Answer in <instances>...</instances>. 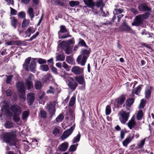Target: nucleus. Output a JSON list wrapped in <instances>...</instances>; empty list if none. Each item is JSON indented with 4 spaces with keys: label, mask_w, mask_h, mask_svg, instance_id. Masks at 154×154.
<instances>
[{
    "label": "nucleus",
    "mask_w": 154,
    "mask_h": 154,
    "mask_svg": "<svg viewBox=\"0 0 154 154\" xmlns=\"http://www.w3.org/2000/svg\"><path fill=\"white\" fill-rule=\"evenodd\" d=\"M126 99V97L125 95H122L116 99L117 101V107L119 108L122 104Z\"/></svg>",
    "instance_id": "17"
},
{
    "label": "nucleus",
    "mask_w": 154,
    "mask_h": 154,
    "mask_svg": "<svg viewBox=\"0 0 154 154\" xmlns=\"http://www.w3.org/2000/svg\"><path fill=\"white\" fill-rule=\"evenodd\" d=\"M65 59V57L63 54H59L56 57V61H63Z\"/></svg>",
    "instance_id": "34"
},
{
    "label": "nucleus",
    "mask_w": 154,
    "mask_h": 154,
    "mask_svg": "<svg viewBox=\"0 0 154 154\" xmlns=\"http://www.w3.org/2000/svg\"><path fill=\"white\" fill-rule=\"evenodd\" d=\"M118 116L120 122L122 124H124L129 119L130 116V112L122 109L119 112Z\"/></svg>",
    "instance_id": "2"
},
{
    "label": "nucleus",
    "mask_w": 154,
    "mask_h": 154,
    "mask_svg": "<svg viewBox=\"0 0 154 154\" xmlns=\"http://www.w3.org/2000/svg\"><path fill=\"white\" fill-rule=\"evenodd\" d=\"M10 109L14 114H20L22 112L20 107L17 105L12 106L10 108Z\"/></svg>",
    "instance_id": "14"
},
{
    "label": "nucleus",
    "mask_w": 154,
    "mask_h": 154,
    "mask_svg": "<svg viewBox=\"0 0 154 154\" xmlns=\"http://www.w3.org/2000/svg\"><path fill=\"white\" fill-rule=\"evenodd\" d=\"M28 14L30 17V18L31 20L34 17V13L33 11V9L32 8H29L28 11Z\"/></svg>",
    "instance_id": "31"
},
{
    "label": "nucleus",
    "mask_w": 154,
    "mask_h": 154,
    "mask_svg": "<svg viewBox=\"0 0 154 154\" xmlns=\"http://www.w3.org/2000/svg\"><path fill=\"white\" fill-rule=\"evenodd\" d=\"M28 31H29V32H30V34L31 35L32 33H33L35 32V30L34 28L32 27H29L28 29Z\"/></svg>",
    "instance_id": "62"
},
{
    "label": "nucleus",
    "mask_w": 154,
    "mask_h": 154,
    "mask_svg": "<svg viewBox=\"0 0 154 154\" xmlns=\"http://www.w3.org/2000/svg\"><path fill=\"white\" fill-rule=\"evenodd\" d=\"M149 15L150 14L148 12L139 14L136 17L135 21L139 26L143 23L144 19H147Z\"/></svg>",
    "instance_id": "7"
},
{
    "label": "nucleus",
    "mask_w": 154,
    "mask_h": 154,
    "mask_svg": "<svg viewBox=\"0 0 154 154\" xmlns=\"http://www.w3.org/2000/svg\"><path fill=\"white\" fill-rule=\"evenodd\" d=\"M123 11V10L121 8L115 9L113 11V13L115 15H118L122 13Z\"/></svg>",
    "instance_id": "47"
},
{
    "label": "nucleus",
    "mask_w": 154,
    "mask_h": 154,
    "mask_svg": "<svg viewBox=\"0 0 154 154\" xmlns=\"http://www.w3.org/2000/svg\"><path fill=\"white\" fill-rule=\"evenodd\" d=\"M68 85L69 87L72 91H74L78 86L77 83L72 78H69Z\"/></svg>",
    "instance_id": "12"
},
{
    "label": "nucleus",
    "mask_w": 154,
    "mask_h": 154,
    "mask_svg": "<svg viewBox=\"0 0 154 154\" xmlns=\"http://www.w3.org/2000/svg\"><path fill=\"white\" fill-rule=\"evenodd\" d=\"M62 49L64 50L67 54H69L72 53V47H71L66 41H63L58 45Z\"/></svg>",
    "instance_id": "4"
},
{
    "label": "nucleus",
    "mask_w": 154,
    "mask_h": 154,
    "mask_svg": "<svg viewBox=\"0 0 154 154\" xmlns=\"http://www.w3.org/2000/svg\"><path fill=\"white\" fill-rule=\"evenodd\" d=\"M33 75L32 74H30L28 78L26 80L25 85L27 87L28 90L30 89L32 87L33 84L31 79L32 78H33Z\"/></svg>",
    "instance_id": "15"
},
{
    "label": "nucleus",
    "mask_w": 154,
    "mask_h": 154,
    "mask_svg": "<svg viewBox=\"0 0 154 154\" xmlns=\"http://www.w3.org/2000/svg\"><path fill=\"white\" fill-rule=\"evenodd\" d=\"M90 51L89 50H87L86 49L82 50L81 51L82 55V57L88 59L89 56Z\"/></svg>",
    "instance_id": "26"
},
{
    "label": "nucleus",
    "mask_w": 154,
    "mask_h": 154,
    "mask_svg": "<svg viewBox=\"0 0 154 154\" xmlns=\"http://www.w3.org/2000/svg\"><path fill=\"white\" fill-rule=\"evenodd\" d=\"M52 71L55 74H57L58 73L57 71V69L54 67H53L51 69Z\"/></svg>",
    "instance_id": "64"
},
{
    "label": "nucleus",
    "mask_w": 154,
    "mask_h": 154,
    "mask_svg": "<svg viewBox=\"0 0 154 154\" xmlns=\"http://www.w3.org/2000/svg\"><path fill=\"white\" fill-rule=\"evenodd\" d=\"M38 62L40 64H45L46 63V60L45 59L40 58L38 59Z\"/></svg>",
    "instance_id": "57"
},
{
    "label": "nucleus",
    "mask_w": 154,
    "mask_h": 154,
    "mask_svg": "<svg viewBox=\"0 0 154 154\" xmlns=\"http://www.w3.org/2000/svg\"><path fill=\"white\" fill-rule=\"evenodd\" d=\"M36 62L34 58L29 57L26 58L23 65V67L26 71L34 72L36 67Z\"/></svg>",
    "instance_id": "1"
},
{
    "label": "nucleus",
    "mask_w": 154,
    "mask_h": 154,
    "mask_svg": "<svg viewBox=\"0 0 154 154\" xmlns=\"http://www.w3.org/2000/svg\"><path fill=\"white\" fill-rule=\"evenodd\" d=\"M12 126V123L9 121H7L5 124V127L6 128H10Z\"/></svg>",
    "instance_id": "56"
},
{
    "label": "nucleus",
    "mask_w": 154,
    "mask_h": 154,
    "mask_svg": "<svg viewBox=\"0 0 154 154\" xmlns=\"http://www.w3.org/2000/svg\"><path fill=\"white\" fill-rule=\"evenodd\" d=\"M66 61L68 63L72 64L73 62V60L71 56H68L66 57Z\"/></svg>",
    "instance_id": "46"
},
{
    "label": "nucleus",
    "mask_w": 154,
    "mask_h": 154,
    "mask_svg": "<svg viewBox=\"0 0 154 154\" xmlns=\"http://www.w3.org/2000/svg\"><path fill=\"white\" fill-rule=\"evenodd\" d=\"M152 87L151 86H149L146 88L145 92V97L146 98L149 99L151 97V89Z\"/></svg>",
    "instance_id": "24"
},
{
    "label": "nucleus",
    "mask_w": 154,
    "mask_h": 154,
    "mask_svg": "<svg viewBox=\"0 0 154 154\" xmlns=\"http://www.w3.org/2000/svg\"><path fill=\"white\" fill-rule=\"evenodd\" d=\"M42 87V85L41 82L38 81L35 82V87L36 89H39Z\"/></svg>",
    "instance_id": "43"
},
{
    "label": "nucleus",
    "mask_w": 154,
    "mask_h": 154,
    "mask_svg": "<svg viewBox=\"0 0 154 154\" xmlns=\"http://www.w3.org/2000/svg\"><path fill=\"white\" fill-rule=\"evenodd\" d=\"M67 43L69 44V45H74L75 43L74 38H73L68 40V42Z\"/></svg>",
    "instance_id": "61"
},
{
    "label": "nucleus",
    "mask_w": 154,
    "mask_h": 154,
    "mask_svg": "<svg viewBox=\"0 0 154 154\" xmlns=\"http://www.w3.org/2000/svg\"><path fill=\"white\" fill-rule=\"evenodd\" d=\"M79 4V2L77 1H72L69 2V4L71 7H74L78 5Z\"/></svg>",
    "instance_id": "41"
},
{
    "label": "nucleus",
    "mask_w": 154,
    "mask_h": 154,
    "mask_svg": "<svg viewBox=\"0 0 154 154\" xmlns=\"http://www.w3.org/2000/svg\"><path fill=\"white\" fill-rule=\"evenodd\" d=\"M80 75V76H75V79L80 85H83L85 88V82L84 79V75L83 74Z\"/></svg>",
    "instance_id": "13"
},
{
    "label": "nucleus",
    "mask_w": 154,
    "mask_h": 154,
    "mask_svg": "<svg viewBox=\"0 0 154 154\" xmlns=\"http://www.w3.org/2000/svg\"><path fill=\"white\" fill-rule=\"evenodd\" d=\"M131 12L134 14L136 15L139 13L138 11L134 8H132L130 9Z\"/></svg>",
    "instance_id": "60"
},
{
    "label": "nucleus",
    "mask_w": 154,
    "mask_h": 154,
    "mask_svg": "<svg viewBox=\"0 0 154 154\" xmlns=\"http://www.w3.org/2000/svg\"><path fill=\"white\" fill-rule=\"evenodd\" d=\"M146 102V101L144 99H143L141 100L139 106V108L143 109L145 106Z\"/></svg>",
    "instance_id": "49"
},
{
    "label": "nucleus",
    "mask_w": 154,
    "mask_h": 154,
    "mask_svg": "<svg viewBox=\"0 0 154 154\" xmlns=\"http://www.w3.org/2000/svg\"><path fill=\"white\" fill-rule=\"evenodd\" d=\"M60 29L58 32L59 38L60 39L65 38L69 37H71L69 32L67 30L65 26L63 25L60 26Z\"/></svg>",
    "instance_id": "5"
},
{
    "label": "nucleus",
    "mask_w": 154,
    "mask_h": 154,
    "mask_svg": "<svg viewBox=\"0 0 154 154\" xmlns=\"http://www.w3.org/2000/svg\"><path fill=\"white\" fill-rule=\"evenodd\" d=\"M145 140L146 139L144 138L142 140L140 141L139 143H138L137 144L138 146L137 148L138 149L142 148L145 144Z\"/></svg>",
    "instance_id": "36"
},
{
    "label": "nucleus",
    "mask_w": 154,
    "mask_h": 154,
    "mask_svg": "<svg viewBox=\"0 0 154 154\" xmlns=\"http://www.w3.org/2000/svg\"><path fill=\"white\" fill-rule=\"evenodd\" d=\"M78 145V144L72 145L70 146L69 149V151L70 152H74L76 150Z\"/></svg>",
    "instance_id": "48"
},
{
    "label": "nucleus",
    "mask_w": 154,
    "mask_h": 154,
    "mask_svg": "<svg viewBox=\"0 0 154 154\" xmlns=\"http://www.w3.org/2000/svg\"><path fill=\"white\" fill-rule=\"evenodd\" d=\"M81 135L80 134H78L75 137H74L73 140V143L79 142L80 139Z\"/></svg>",
    "instance_id": "51"
},
{
    "label": "nucleus",
    "mask_w": 154,
    "mask_h": 154,
    "mask_svg": "<svg viewBox=\"0 0 154 154\" xmlns=\"http://www.w3.org/2000/svg\"><path fill=\"white\" fill-rule=\"evenodd\" d=\"M136 124V123L134 117L133 116L131 119L130 120L126 125H128L130 129H131Z\"/></svg>",
    "instance_id": "19"
},
{
    "label": "nucleus",
    "mask_w": 154,
    "mask_h": 154,
    "mask_svg": "<svg viewBox=\"0 0 154 154\" xmlns=\"http://www.w3.org/2000/svg\"><path fill=\"white\" fill-rule=\"evenodd\" d=\"M30 23V20H29L25 19L23 21L22 25V27L24 28L28 26Z\"/></svg>",
    "instance_id": "35"
},
{
    "label": "nucleus",
    "mask_w": 154,
    "mask_h": 154,
    "mask_svg": "<svg viewBox=\"0 0 154 154\" xmlns=\"http://www.w3.org/2000/svg\"><path fill=\"white\" fill-rule=\"evenodd\" d=\"M14 44L18 45H21L23 44V42L20 41H16L14 42Z\"/></svg>",
    "instance_id": "63"
},
{
    "label": "nucleus",
    "mask_w": 154,
    "mask_h": 154,
    "mask_svg": "<svg viewBox=\"0 0 154 154\" xmlns=\"http://www.w3.org/2000/svg\"><path fill=\"white\" fill-rule=\"evenodd\" d=\"M75 101V97L73 96L71 98L69 103V105L70 106H72L74 105Z\"/></svg>",
    "instance_id": "40"
},
{
    "label": "nucleus",
    "mask_w": 154,
    "mask_h": 154,
    "mask_svg": "<svg viewBox=\"0 0 154 154\" xmlns=\"http://www.w3.org/2000/svg\"><path fill=\"white\" fill-rule=\"evenodd\" d=\"M20 114H14L13 115V120L15 122H18L20 121V119L19 116Z\"/></svg>",
    "instance_id": "45"
},
{
    "label": "nucleus",
    "mask_w": 154,
    "mask_h": 154,
    "mask_svg": "<svg viewBox=\"0 0 154 154\" xmlns=\"http://www.w3.org/2000/svg\"><path fill=\"white\" fill-rule=\"evenodd\" d=\"M55 91V89L52 86L49 87V89L46 91L47 94H48L50 93L54 94Z\"/></svg>",
    "instance_id": "52"
},
{
    "label": "nucleus",
    "mask_w": 154,
    "mask_h": 154,
    "mask_svg": "<svg viewBox=\"0 0 154 154\" xmlns=\"http://www.w3.org/2000/svg\"><path fill=\"white\" fill-rule=\"evenodd\" d=\"M11 9V15H16L17 13V11L12 8L11 7H10Z\"/></svg>",
    "instance_id": "59"
},
{
    "label": "nucleus",
    "mask_w": 154,
    "mask_h": 154,
    "mask_svg": "<svg viewBox=\"0 0 154 154\" xmlns=\"http://www.w3.org/2000/svg\"><path fill=\"white\" fill-rule=\"evenodd\" d=\"M143 85H140L135 88L134 90V93L136 95H139L140 92L142 88L143 87ZM134 92V91H133Z\"/></svg>",
    "instance_id": "28"
},
{
    "label": "nucleus",
    "mask_w": 154,
    "mask_h": 154,
    "mask_svg": "<svg viewBox=\"0 0 154 154\" xmlns=\"http://www.w3.org/2000/svg\"><path fill=\"white\" fill-rule=\"evenodd\" d=\"M35 96L34 94L30 93L27 95V100L28 104L29 105H31L34 101Z\"/></svg>",
    "instance_id": "18"
},
{
    "label": "nucleus",
    "mask_w": 154,
    "mask_h": 154,
    "mask_svg": "<svg viewBox=\"0 0 154 154\" xmlns=\"http://www.w3.org/2000/svg\"><path fill=\"white\" fill-rule=\"evenodd\" d=\"M103 2L102 1H100L99 2H97L96 5L98 7H100V10L102 12L103 11Z\"/></svg>",
    "instance_id": "44"
},
{
    "label": "nucleus",
    "mask_w": 154,
    "mask_h": 154,
    "mask_svg": "<svg viewBox=\"0 0 154 154\" xmlns=\"http://www.w3.org/2000/svg\"><path fill=\"white\" fill-rule=\"evenodd\" d=\"M87 59L83 57L82 55H79L77 59V62L79 64L84 66L86 62Z\"/></svg>",
    "instance_id": "16"
},
{
    "label": "nucleus",
    "mask_w": 154,
    "mask_h": 154,
    "mask_svg": "<svg viewBox=\"0 0 154 154\" xmlns=\"http://www.w3.org/2000/svg\"><path fill=\"white\" fill-rule=\"evenodd\" d=\"M10 18L11 19V25L14 27V29H15L17 25V20L15 19L14 17H11Z\"/></svg>",
    "instance_id": "27"
},
{
    "label": "nucleus",
    "mask_w": 154,
    "mask_h": 154,
    "mask_svg": "<svg viewBox=\"0 0 154 154\" xmlns=\"http://www.w3.org/2000/svg\"><path fill=\"white\" fill-rule=\"evenodd\" d=\"M79 42L78 43V45H79L81 46L86 47L87 45L84 41L81 38L79 39Z\"/></svg>",
    "instance_id": "42"
},
{
    "label": "nucleus",
    "mask_w": 154,
    "mask_h": 154,
    "mask_svg": "<svg viewBox=\"0 0 154 154\" xmlns=\"http://www.w3.org/2000/svg\"><path fill=\"white\" fill-rule=\"evenodd\" d=\"M85 4L88 7L92 8L94 6V3L92 0H84Z\"/></svg>",
    "instance_id": "30"
},
{
    "label": "nucleus",
    "mask_w": 154,
    "mask_h": 154,
    "mask_svg": "<svg viewBox=\"0 0 154 154\" xmlns=\"http://www.w3.org/2000/svg\"><path fill=\"white\" fill-rule=\"evenodd\" d=\"M40 115L41 117L44 118H46L47 114L46 112L43 110H41L40 112Z\"/></svg>",
    "instance_id": "55"
},
{
    "label": "nucleus",
    "mask_w": 154,
    "mask_h": 154,
    "mask_svg": "<svg viewBox=\"0 0 154 154\" xmlns=\"http://www.w3.org/2000/svg\"><path fill=\"white\" fill-rule=\"evenodd\" d=\"M64 118V116L63 114H60L56 118V120L57 123L63 121Z\"/></svg>",
    "instance_id": "37"
},
{
    "label": "nucleus",
    "mask_w": 154,
    "mask_h": 154,
    "mask_svg": "<svg viewBox=\"0 0 154 154\" xmlns=\"http://www.w3.org/2000/svg\"><path fill=\"white\" fill-rule=\"evenodd\" d=\"M7 77V79L6 80V82L7 84H10L11 83L12 81V79L13 77V75H11L8 76L6 75Z\"/></svg>",
    "instance_id": "50"
},
{
    "label": "nucleus",
    "mask_w": 154,
    "mask_h": 154,
    "mask_svg": "<svg viewBox=\"0 0 154 154\" xmlns=\"http://www.w3.org/2000/svg\"><path fill=\"white\" fill-rule=\"evenodd\" d=\"M75 127V125H73L65 131L61 137V140H63L68 137L72 133Z\"/></svg>",
    "instance_id": "10"
},
{
    "label": "nucleus",
    "mask_w": 154,
    "mask_h": 154,
    "mask_svg": "<svg viewBox=\"0 0 154 154\" xmlns=\"http://www.w3.org/2000/svg\"><path fill=\"white\" fill-rule=\"evenodd\" d=\"M29 112L28 111H25L23 112L22 115V119L23 120H26L29 116Z\"/></svg>",
    "instance_id": "32"
},
{
    "label": "nucleus",
    "mask_w": 154,
    "mask_h": 154,
    "mask_svg": "<svg viewBox=\"0 0 154 154\" xmlns=\"http://www.w3.org/2000/svg\"><path fill=\"white\" fill-rule=\"evenodd\" d=\"M71 72L75 75H82L83 74L84 69L77 66H74L71 69Z\"/></svg>",
    "instance_id": "11"
},
{
    "label": "nucleus",
    "mask_w": 154,
    "mask_h": 154,
    "mask_svg": "<svg viewBox=\"0 0 154 154\" xmlns=\"http://www.w3.org/2000/svg\"><path fill=\"white\" fill-rule=\"evenodd\" d=\"M54 79L53 77L51 75L48 74L45 76L42 79V80L44 82H46L47 81L50 80L51 81H53Z\"/></svg>",
    "instance_id": "25"
},
{
    "label": "nucleus",
    "mask_w": 154,
    "mask_h": 154,
    "mask_svg": "<svg viewBox=\"0 0 154 154\" xmlns=\"http://www.w3.org/2000/svg\"><path fill=\"white\" fill-rule=\"evenodd\" d=\"M18 16L21 18H23L25 17L26 14L24 12L22 11L19 12L18 14Z\"/></svg>",
    "instance_id": "58"
},
{
    "label": "nucleus",
    "mask_w": 154,
    "mask_h": 154,
    "mask_svg": "<svg viewBox=\"0 0 154 154\" xmlns=\"http://www.w3.org/2000/svg\"><path fill=\"white\" fill-rule=\"evenodd\" d=\"M59 75L63 78V79L66 81L67 80H69V78H71L69 76V73L66 72L65 71L61 72Z\"/></svg>",
    "instance_id": "21"
},
{
    "label": "nucleus",
    "mask_w": 154,
    "mask_h": 154,
    "mask_svg": "<svg viewBox=\"0 0 154 154\" xmlns=\"http://www.w3.org/2000/svg\"><path fill=\"white\" fill-rule=\"evenodd\" d=\"M119 28L120 30L121 31H125L130 33H133L134 32L133 30L125 21L123 22L122 25L120 26Z\"/></svg>",
    "instance_id": "8"
},
{
    "label": "nucleus",
    "mask_w": 154,
    "mask_h": 154,
    "mask_svg": "<svg viewBox=\"0 0 154 154\" xmlns=\"http://www.w3.org/2000/svg\"><path fill=\"white\" fill-rule=\"evenodd\" d=\"M60 131V129L57 127H55L52 133L55 136H56L57 134L59 133Z\"/></svg>",
    "instance_id": "54"
},
{
    "label": "nucleus",
    "mask_w": 154,
    "mask_h": 154,
    "mask_svg": "<svg viewBox=\"0 0 154 154\" xmlns=\"http://www.w3.org/2000/svg\"><path fill=\"white\" fill-rule=\"evenodd\" d=\"M68 146V143L65 142L62 143L58 147V149L60 151H66Z\"/></svg>",
    "instance_id": "22"
},
{
    "label": "nucleus",
    "mask_w": 154,
    "mask_h": 154,
    "mask_svg": "<svg viewBox=\"0 0 154 154\" xmlns=\"http://www.w3.org/2000/svg\"><path fill=\"white\" fill-rule=\"evenodd\" d=\"M17 87L19 91V95L21 98H25L26 88L24 84L22 82H18L17 84Z\"/></svg>",
    "instance_id": "6"
},
{
    "label": "nucleus",
    "mask_w": 154,
    "mask_h": 154,
    "mask_svg": "<svg viewBox=\"0 0 154 154\" xmlns=\"http://www.w3.org/2000/svg\"><path fill=\"white\" fill-rule=\"evenodd\" d=\"M111 112V109L110 106L108 105L106 109V115H109Z\"/></svg>",
    "instance_id": "53"
},
{
    "label": "nucleus",
    "mask_w": 154,
    "mask_h": 154,
    "mask_svg": "<svg viewBox=\"0 0 154 154\" xmlns=\"http://www.w3.org/2000/svg\"><path fill=\"white\" fill-rule=\"evenodd\" d=\"M131 139L130 137H127L123 142L122 144L124 146L127 147L128 145L130 143Z\"/></svg>",
    "instance_id": "29"
},
{
    "label": "nucleus",
    "mask_w": 154,
    "mask_h": 154,
    "mask_svg": "<svg viewBox=\"0 0 154 154\" xmlns=\"http://www.w3.org/2000/svg\"><path fill=\"white\" fill-rule=\"evenodd\" d=\"M144 114L143 111L141 109L137 111L136 114L137 119L139 121L142 120L143 116Z\"/></svg>",
    "instance_id": "23"
},
{
    "label": "nucleus",
    "mask_w": 154,
    "mask_h": 154,
    "mask_svg": "<svg viewBox=\"0 0 154 154\" xmlns=\"http://www.w3.org/2000/svg\"><path fill=\"white\" fill-rule=\"evenodd\" d=\"M4 140L6 143L14 145L15 144L16 141L15 135L14 134L10 133H6L4 136Z\"/></svg>",
    "instance_id": "3"
},
{
    "label": "nucleus",
    "mask_w": 154,
    "mask_h": 154,
    "mask_svg": "<svg viewBox=\"0 0 154 154\" xmlns=\"http://www.w3.org/2000/svg\"><path fill=\"white\" fill-rule=\"evenodd\" d=\"M138 8L140 11H151L152 8L149 6L146 3L143 2L138 5Z\"/></svg>",
    "instance_id": "9"
},
{
    "label": "nucleus",
    "mask_w": 154,
    "mask_h": 154,
    "mask_svg": "<svg viewBox=\"0 0 154 154\" xmlns=\"http://www.w3.org/2000/svg\"><path fill=\"white\" fill-rule=\"evenodd\" d=\"M40 68L41 70L44 71H47L49 69L48 66L46 64L41 65Z\"/></svg>",
    "instance_id": "38"
},
{
    "label": "nucleus",
    "mask_w": 154,
    "mask_h": 154,
    "mask_svg": "<svg viewBox=\"0 0 154 154\" xmlns=\"http://www.w3.org/2000/svg\"><path fill=\"white\" fill-rule=\"evenodd\" d=\"M62 67L64 68L66 70L69 71L70 70L71 67L70 66H69L65 62H63L62 64Z\"/></svg>",
    "instance_id": "39"
},
{
    "label": "nucleus",
    "mask_w": 154,
    "mask_h": 154,
    "mask_svg": "<svg viewBox=\"0 0 154 154\" xmlns=\"http://www.w3.org/2000/svg\"><path fill=\"white\" fill-rule=\"evenodd\" d=\"M134 101V100L133 98H129L126 101V105L128 106L129 107L131 106L133 103Z\"/></svg>",
    "instance_id": "33"
},
{
    "label": "nucleus",
    "mask_w": 154,
    "mask_h": 154,
    "mask_svg": "<svg viewBox=\"0 0 154 154\" xmlns=\"http://www.w3.org/2000/svg\"><path fill=\"white\" fill-rule=\"evenodd\" d=\"M47 109L52 115L54 114L55 112V106L52 103L47 105Z\"/></svg>",
    "instance_id": "20"
}]
</instances>
